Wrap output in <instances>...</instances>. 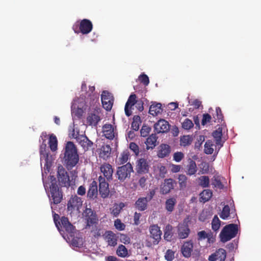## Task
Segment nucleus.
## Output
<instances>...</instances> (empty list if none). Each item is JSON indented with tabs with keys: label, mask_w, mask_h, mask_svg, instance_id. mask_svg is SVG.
Masks as SVG:
<instances>
[{
	"label": "nucleus",
	"mask_w": 261,
	"mask_h": 261,
	"mask_svg": "<svg viewBox=\"0 0 261 261\" xmlns=\"http://www.w3.org/2000/svg\"><path fill=\"white\" fill-rule=\"evenodd\" d=\"M50 184L46 189V185L44 184V186L47 193L51 204H58L62 201L63 196V192L57 183L56 178L54 176H50Z\"/></svg>",
	"instance_id": "nucleus-1"
},
{
	"label": "nucleus",
	"mask_w": 261,
	"mask_h": 261,
	"mask_svg": "<svg viewBox=\"0 0 261 261\" xmlns=\"http://www.w3.org/2000/svg\"><path fill=\"white\" fill-rule=\"evenodd\" d=\"M64 159L67 167L72 168L79 161L75 145L72 142H68L65 146Z\"/></svg>",
	"instance_id": "nucleus-2"
},
{
	"label": "nucleus",
	"mask_w": 261,
	"mask_h": 261,
	"mask_svg": "<svg viewBox=\"0 0 261 261\" xmlns=\"http://www.w3.org/2000/svg\"><path fill=\"white\" fill-rule=\"evenodd\" d=\"M238 232V225L229 224L225 226L221 230L219 237L223 243H225L236 237Z\"/></svg>",
	"instance_id": "nucleus-3"
},
{
	"label": "nucleus",
	"mask_w": 261,
	"mask_h": 261,
	"mask_svg": "<svg viewBox=\"0 0 261 261\" xmlns=\"http://www.w3.org/2000/svg\"><path fill=\"white\" fill-rule=\"evenodd\" d=\"M93 29V24L92 22L87 19L82 20L80 23H75L72 27V29L76 34H88Z\"/></svg>",
	"instance_id": "nucleus-4"
},
{
	"label": "nucleus",
	"mask_w": 261,
	"mask_h": 261,
	"mask_svg": "<svg viewBox=\"0 0 261 261\" xmlns=\"http://www.w3.org/2000/svg\"><path fill=\"white\" fill-rule=\"evenodd\" d=\"M133 172V168L129 163L117 168L116 175L120 181H124L127 178H129Z\"/></svg>",
	"instance_id": "nucleus-5"
},
{
	"label": "nucleus",
	"mask_w": 261,
	"mask_h": 261,
	"mask_svg": "<svg viewBox=\"0 0 261 261\" xmlns=\"http://www.w3.org/2000/svg\"><path fill=\"white\" fill-rule=\"evenodd\" d=\"M57 177L61 186L69 188L71 185L67 172L62 165L58 167Z\"/></svg>",
	"instance_id": "nucleus-6"
},
{
	"label": "nucleus",
	"mask_w": 261,
	"mask_h": 261,
	"mask_svg": "<svg viewBox=\"0 0 261 261\" xmlns=\"http://www.w3.org/2000/svg\"><path fill=\"white\" fill-rule=\"evenodd\" d=\"M86 221V228H90L94 224H98V217L96 213L90 208L86 207L84 212Z\"/></svg>",
	"instance_id": "nucleus-7"
},
{
	"label": "nucleus",
	"mask_w": 261,
	"mask_h": 261,
	"mask_svg": "<svg viewBox=\"0 0 261 261\" xmlns=\"http://www.w3.org/2000/svg\"><path fill=\"white\" fill-rule=\"evenodd\" d=\"M83 200L76 195H72L67 203V210L72 212L79 211L83 204Z\"/></svg>",
	"instance_id": "nucleus-8"
},
{
	"label": "nucleus",
	"mask_w": 261,
	"mask_h": 261,
	"mask_svg": "<svg viewBox=\"0 0 261 261\" xmlns=\"http://www.w3.org/2000/svg\"><path fill=\"white\" fill-rule=\"evenodd\" d=\"M101 109L99 108H96L92 112L89 113L86 118L87 123L89 125L96 126L98 122L101 120L100 113Z\"/></svg>",
	"instance_id": "nucleus-9"
},
{
	"label": "nucleus",
	"mask_w": 261,
	"mask_h": 261,
	"mask_svg": "<svg viewBox=\"0 0 261 261\" xmlns=\"http://www.w3.org/2000/svg\"><path fill=\"white\" fill-rule=\"evenodd\" d=\"M99 181V193L101 198L105 199L109 196L110 189L109 182L106 180L105 177L100 175L98 177Z\"/></svg>",
	"instance_id": "nucleus-10"
},
{
	"label": "nucleus",
	"mask_w": 261,
	"mask_h": 261,
	"mask_svg": "<svg viewBox=\"0 0 261 261\" xmlns=\"http://www.w3.org/2000/svg\"><path fill=\"white\" fill-rule=\"evenodd\" d=\"M177 231L179 239H184L188 237L190 229L188 225V221L186 219L178 224L177 226Z\"/></svg>",
	"instance_id": "nucleus-11"
},
{
	"label": "nucleus",
	"mask_w": 261,
	"mask_h": 261,
	"mask_svg": "<svg viewBox=\"0 0 261 261\" xmlns=\"http://www.w3.org/2000/svg\"><path fill=\"white\" fill-rule=\"evenodd\" d=\"M102 106L107 111H110L114 101L113 95L108 91H103L101 95Z\"/></svg>",
	"instance_id": "nucleus-12"
},
{
	"label": "nucleus",
	"mask_w": 261,
	"mask_h": 261,
	"mask_svg": "<svg viewBox=\"0 0 261 261\" xmlns=\"http://www.w3.org/2000/svg\"><path fill=\"white\" fill-rule=\"evenodd\" d=\"M73 137L85 150H88L92 146L93 142L86 135L73 134Z\"/></svg>",
	"instance_id": "nucleus-13"
},
{
	"label": "nucleus",
	"mask_w": 261,
	"mask_h": 261,
	"mask_svg": "<svg viewBox=\"0 0 261 261\" xmlns=\"http://www.w3.org/2000/svg\"><path fill=\"white\" fill-rule=\"evenodd\" d=\"M103 136L107 139L112 140L117 136L116 127L110 124H105L102 126Z\"/></svg>",
	"instance_id": "nucleus-14"
},
{
	"label": "nucleus",
	"mask_w": 261,
	"mask_h": 261,
	"mask_svg": "<svg viewBox=\"0 0 261 261\" xmlns=\"http://www.w3.org/2000/svg\"><path fill=\"white\" fill-rule=\"evenodd\" d=\"M100 172L102 173L107 181H111L113 178V169L111 165L108 163H104L100 167Z\"/></svg>",
	"instance_id": "nucleus-15"
},
{
	"label": "nucleus",
	"mask_w": 261,
	"mask_h": 261,
	"mask_svg": "<svg viewBox=\"0 0 261 261\" xmlns=\"http://www.w3.org/2000/svg\"><path fill=\"white\" fill-rule=\"evenodd\" d=\"M149 165L147 160L141 158L136 162V170L139 174L147 173L149 171Z\"/></svg>",
	"instance_id": "nucleus-16"
},
{
	"label": "nucleus",
	"mask_w": 261,
	"mask_h": 261,
	"mask_svg": "<svg viewBox=\"0 0 261 261\" xmlns=\"http://www.w3.org/2000/svg\"><path fill=\"white\" fill-rule=\"evenodd\" d=\"M176 182L172 178L165 179L161 186V193L163 195L168 194L174 189Z\"/></svg>",
	"instance_id": "nucleus-17"
},
{
	"label": "nucleus",
	"mask_w": 261,
	"mask_h": 261,
	"mask_svg": "<svg viewBox=\"0 0 261 261\" xmlns=\"http://www.w3.org/2000/svg\"><path fill=\"white\" fill-rule=\"evenodd\" d=\"M150 237L154 239V244H158L161 239L162 231L158 225H152L149 228Z\"/></svg>",
	"instance_id": "nucleus-18"
},
{
	"label": "nucleus",
	"mask_w": 261,
	"mask_h": 261,
	"mask_svg": "<svg viewBox=\"0 0 261 261\" xmlns=\"http://www.w3.org/2000/svg\"><path fill=\"white\" fill-rule=\"evenodd\" d=\"M155 132L159 133L167 132L170 128V125L168 121L164 119H160L154 125Z\"/></svg>",
	"instance_id": "nucleus-19"
},
{
	"label": "nucleus",
	"mask_w": 261,
	"mask_h": 261,
	"mask_svg": "<svg viewBox=\"0 0 261 261\" xmlns=\"http://www.w3.org/2000/svg\"><path fill=\"white\" fill-rule=\"evenodd\" d=\"M61 224L60 226L64 228L69 236L72 237L75 232V227L69 222L68 219L65 217L61 218Z\"/></svg>",
	"instance_id": "nucleus-20"
},
{
	"label": "nucleus",
	"mask_w": 261,
	"mask_h": 261,
	"mask_svg": "<svg viewBox=\"0 0 261 261\" xmlns=\"http://www.w3.org/2000/svg\"><path fill=\"white\" fill-rule=\"evenodd\" d=\"M104 239L108 243V245L114 247L117 244V237L112 231L107 230L103 234Z\"/></svg>",
	"instance_id": "nucleus-21"
},
{
	"label": "nucleus",
	"mask_w": 261,
	"mask_h": 261,
	"mask_svg": "<svg viewBox=\"0 0 261 261\" xmlns=\"http://www.w3.org/2000/svg\"><path fill=\"white\" fill-rule=\"evenodd\" d=\"M136 98L137 96L135 94H132L128 97L124 108L125 113L127 116H129L132 115V107L138 101L136 100Z\"/></svg>",
	"instance_id": "nucleus-22"
},
{
	"label": "nucleus",
	"mask_w": 261,
	"mask_h": 261,
	"mask_svg": "<svg viewBox=\"0 0 261 261\" xmlns=\"http://www.w3.org/2000/svg\"><path fill=\"white\" fill-rule=\"evenodd\" d=\"M171 147L167 144H161L157 152V155L160 158H164L169 155L171 153Z\"/></svg>",
	"instance_id": "nucleus-23"
},
{
	"label": "nucleus",
	"mask_w": 261,
	"mask_h": 261,
	"mask_svg": "<svg viewBox=\"0 0 261 261\" xmlns=\"http://www.w3.org/2000/svg\"><path fill=\"white\" fill-rule=\"evenodd\" d=\"M193 249V243L192 241L185 242L182 245L181 251L183 256L186 258H189L191 255V253Z\"/></svg>",
	"instance_id": "nucleus-24"
},
{
	"label": "nucleus",
	"mask_w": 261,
	"mask_h": 261,
	"mask_svg": "<svg viewBox=\"0 0 261 261\" xmlns=\"http://www.w3.org/2000/svg\"><path fill=\"white\" fill-rule=\"evenodd\" d=\"M98 194L97 183L95 180H93L89 185L87 192V197L90 199H94Z\"/></svg>",
	"instance_id": "nucleus-25"
},
{
	"label": "nucleus",
	"mask_w": 261,
	"mask_h": 261,
	"mask_svg": "<svg viewBox=\"0 0 261 261\" xmlns=\"http://www.w3.org/2000/svg\"><path fill=\"white\" fill-rule=\"evenodd\" d=\"M158 137L155 134H152L150 135L145 141L146 149H153L157 145V140Z\"/></svg>",
	"instance_id": "nucleus-26"
},
{
	"label": "nucleus",
	"mask_w": 261,
	"mask_h": 261,
	"mask_svg": "<svg viewBox=\"0 0 261 261\" xmlns=\"http://www.w3.org/2000/svg\"><path fill=\"white\" fill-rule=\"evenodd\" d=\"M186 170L187 174L189 176L195 175L197 172V167L196 162L190 158L188 160Z\"/></svg>",
	"instance_id": "nucleus-27"
},
{
	"label": "nucleus",
	"mask_w": 261,
	"mask_h": 261,
	"mask_svg": "<svg viewBox=\"0 0 261 261\" xmlns=\"http://www.w3.org/2000/svg\"><path fill=\"white\" fill-rule=\"evenodd\" d=\"M213 137L215 139L216 144L219 146L218 150L217 152L218 153L220 148L223 146V143L221 142L222 136V128L220 127L218 128L216 130L214 131L212 134Z\"/></svg>",
	"instance_id": "nucleus-28"
},
{
	"label": "nucleus",
	"mask_w": 261,
	"mask_h": 261,
	"mask_svg": "<svg viewBox=\"0 0 261 261\" xmlns=\"http://www.w3.org/2000/svg\"><path fill=\"white\" fill-rule=\"evenodd\" d=\"M46 144L42 143L40 147V154L41 161L44 160L45 166L47 167L48 164V151L46 150Z\"/></svg>",
	"instance_id": "nucleus-29"
},
{
	"label": "nucleus",
	"mask_w": 261,
	"mask_h": 261,
	"mask_svg": "<svg viewBox=\"0 0 261 261\" xmlns=\"http://www.w3.org/2000/svg\"><path fill=\"white\" fill-rule=\"evenodd\" d=\"M163 111L162 105L156 102H152L149 107V113L153 116H157Z\"/></svg>",
	"instance_id": "nucleus-30"
},
{
	"label": "nucleus",
	"mask_w": 261,
	"mask_h": 261,
	"mask_svg": "<svg viewBox=\"0 0 261 261\" xmlns=\"http://www.w3.org/2000/svg\"><path fill=\"white\" fill-rule=\"evenodd\" d=\"M148 202L147 198L140 197L136 201L135 205L139 211H143L147 209Z\"/></svg>",
	"instance_id": "nucleus-31"
},
{
	"label": "nucleus",
	"mask_w": 261,
	"mask_h": 261,
	"mask_svg": "<svg viewBox=\"0 0 261 261\" xmlns=\"http://www.w3.org/2000/svg\"><path fill=\"white\" fill-rule=\"evenodd\" d=\"M111 147L109 145H103L101 147L99 156L100 158L106 160L108 159L111 154Z\"/></svg>",
	"instance_id": "nucleus-32"
},
{
	"label": "nucleus",
	"mask_w": 261,
	"mask_h": 261,
	"mask_svg": "<svg viewBox=\"0 0 261 261\" xmlns=\"http://www.w3.org/2000/svg\"><path fill=\"white\" fill-rule=\"evenodd\" d=\"M173 236V227L170 224L166 226L164 230V238L167 241H171Z\"/></svg>",
	"instance_id": "nucleus-33"
},
{
	"label": "nucleus",
	"mask_w": 261,
	"mask_h": 261,
	"mask_svg": "<svg viewBox=\"0 0 261 261\" xmlns=\"http://www.w3.org/2000/svg\"><path fill=\"white\" fill-rule=\"evenodd\" d=\"M212 195L213 193L211 190L208 189L204 190L200 194V202L205 203L211 199V198L212 197Z\"/></svg>",
	"instance_id": "nucleus-34"
},
{
	"label": "nucleus",
	"mask_w": 261,
	"mask_h": 261,
	"mask_svg": "<svg viewBox=\"0 0 261 261\" xmlns=\"http://www.w3.org/2000/svg\"><path fill=\"white\" fill-rule=\"evenodd\" d=\"M176 203V200L174 198H170L165 202V208L169 213L172 212L174 210Z\"/></svg>",
	"instance_id": "nucleus-35"
},
{
	"label": "nucleus",
	"mask_w": 261,
	"mask_h": 261,
	"mask_svg": "<svg viewBox=\"0 0 261 261\" xmlns=\"http://www.w3.org/2000/svg\"><path fill=\"white\" fill-rule=\"evenodd\" d=\"M48 144L49 148L52 151H55L57 149L58 140L55 135L51 134L49 136Z\"/></svg>",
	"instance_id": "nucleus-36"
},
{
	"label": "nucleus",
	"mask_w": 261,
	"mask_h": 261,
	"mask_svg": "<svg viewBox=\"0 0 261 261\" xmlns=\"http://www.w3.org/2000/svg\"><path fill=\"white\" fill-rule=\"evenodd\" d=\"M141 123V120L140 117L138 115H135L133 118V122L131 124L132 128L135 131L138 130Z\"/></svg>",
	"instance_id": "nucleus-37"
},
{
	"label": "nucleus",
	"mask_w": 261,
	"mask_h": 261,
	"mask_svg": "<svg viewBox=\"0 0 261 261\" xmlns=\"http://www.w3.org/2000/svg\"><path fill=\"white\" fill-rule=\"evenodd\" d=\"M193 141V139L189 135L182 136L180 138V145L186 147L190 145Z\"/></svg>",
	"instance_id": "nucleus-38"
},
{
	"label": "nucleus",
	"mask_w": 261,
	"mask_h": 261,
	"mask_svg": "<svg viewBox=\"0 0 261 261\" xmlns=\"http://www.w3.org/2000/svg\"><path fill=\"white\" fill-rule=\"evenodd\" d=\"M213 117L215 122H221L223 120V115L219 107L216 108L215 113L213 114Z\"/></svg>",
	"instance_id": "nucleus-39"
},
{
	"label": "nucleus",
	"mask_w": 261,
	"mask_h": 261,
	"mask_svg": "<svg viewBox=\"0 0 261 261\" xmlns=\"http://www.w3.org/2000/svg\"><path fill=\"white\" fill-rule=\"evenodd\" d=\"M199 185L202 188H207L210 186V179L207 176H201L198 178Z\"/></svg>",
	"instance_id": "nucleus-40"
},
{
	"label": "nucleus",
	"mask_w": 261,
	"mask_h": 261,
	"mask_svg": "<svg viewBox=\"0 0 261 261\" xmlns=\"http://www.w3.org/2000/svg\"><path fill=\"white\" fill-rule=\"evenodd\" d=\"M213 142L212 140H207L204 144V152L207 154H211L213 153Z\"/></svg>",
	"instance_id": "nucleus-41"
},
{
	"label": "nucleus",
	"mask_w": 261,
	"mask_h": 261,
	"mask_svg": "<svg viewBox=\"0 0 261 261\" xmlns=\"http://www.w3.org/2000/svg\"><path fill=\"white\" fill-rule=\"evenodd\" d=\"M212 185L214 186L215 188L223 189L224 188V186L221 181L220 178L219 176L215 175L212 178Z\"/></svg>",
	"instance_id": "nucleus-42"
},
{
	"label": "nucleus",
	"mask_w": 261,
	"mask_h": 261,
	"mask_svg": "<svg viewBox=\"0 0 261 261\" xmlns=\"http://www.w3.org/2000/svg\"><path fill=\"white\" fill-rule=\"evenodd\" d=\"M117 254L120 257H126L128 254L126 248L123 245H120L117 250Z\"/></svg>",
	"instance_id": "nucleus-43"
},
{
	"label": "nucleus",
	"mask_w": 261,
	"mask_h": 261,
	"mask_svg": "<svg viewBox=\"0 0 261 261\" xmlns=\"http://www.w3.org/2000/svg\"><path fill=\"white\" fill-rule=\"evenodd\" d=\"M221 221L217 215H215L212 222V228L214 231L219 230L220 226Z\"/></svg>",
	"instance_id": "nucleus-44"
},
{
	"label": "nucleus",
	"mask_w": 261,
	"mask_h": 261,
	"mask_svg": "<svg viewBox=\"0 0 261 261\" xmlns=\"http://www.w3.org/2000/svg\"><path fill=\"white\" fill-rule=\"evenodd\" d=\"M230 215V208L228 205H225L220 215V217L223 220L227 219Z\"/></svg>",
	"instance_id": "nucleus-45"
},
{
	"label": "nucleus",
	"mask_w": 261,
	"mask_h": 261,
	"mask_svg": "<svg viewBox=\"0 0 261 261\" xmlns=\"http://www.w3.org/2000/svg\"><path fill=\"white\" fill-rule=\"evenodd\" d=\"M179 186L181 188H186L187 184L188 178L184 174H180L178 177Z\"/></svg>",
	"instance_id": "nucleus-46"
},
{
	"label": "nucleus",
	"mask_w": 261,
	"mask_h": 261,
	"mask_svg": "<svg viewBox=\"0 0 261 261\" xmlns=\"http://www.w3.org/2000/svg\"><path fill=\"white\" fill-rule=\"evenodd\" d=\"M97 224H94L92 226H91V232L92 233L93 236L95 238H98V237L101 236V230L100 228H99L97 226Z\"/></svg>",
	"instance_id": "nucleus-47"
},
{
	"label": "nucleus",
	"mask_w": 261,
	"mask_h": 261,
	"mask_svg": "<svg viewBox=\"0 0 261 261\" xmlns=\"http://www.w3.org/2000/svg\"><path fill=\"white\" fill-rule=\"evenodd\" d=\"M129 155V154L128 152H123L121 154L119 158V164H124V163H126L127 161H128Z\"/></svg>",
	"instance_id": "nucleus-48"
},
{
	"label": "nucleus",
	"mask_w": 261,
	"mask_h": 261,
	"mask_svg": "<svg viewBox=\"0 0 261 261\" xmlns=\"http://www.w3.org/2000/svg\"><path fill=\"white\" fill-rule=\"evenodd\" d=\"M194 126L192 121L188 118L186 119L182 123V127L185 129H190Z\"/></svg>",
	"instance_id": "nucleus-49"
},
{
	"label": "nucleus",
	"mask_w": 261,
	"mask_h": 261,
	"mask_svg": "<svg viewBox=\"0 0 261 261\" xmlns=\"http://www.w3.org/2000/svg\"><path fill=\"white\" fill-rule=\"evenodd\" d=\"M124 204L123 203L115 205L112 211V214L115 216H118Z\"/></svg>",
	"instance_id": "nucleus-50"
},
{
	"label": "nucleus",
	"mask_w": 261,
	"mask_h": 261,
	"mask_svg": "<svg viewBox=\"0 0 261 261\" xmlns=\"http://www.w3.org/2000/svg\"><path fill=\"white\" fill-rule=\"evenodd\" d=\"M151 128L150 127L145 125H143L140 130L141 136L143 137L148 136L151 131Z\"/></svg>",
	"instance_id": "nucleus-51"
},
{
	"label": "nucleus",
	"mask_w": 261,
	"mask_h": 261,
	"mask_svg": "<svg viewBox=\"0 0 261 261\" xmlns=\"http://www.w3.org/2000/svg\"><path fill=\"white\" fill-rule=\"evenodd\" d=\"M159 169V176L160 177L163 178L165 177L167 172L166 167L165 166L159 165L157 167Z\"/></svg>",
	"instance_id": "nucleus-52"
},
{
	"label": "nucleus",
	"mask_w": 261,
	"mask_h": 261,
	"mask_svg": "<svg viewBox=\"0 0 261 261\" xmlns=\"http://www.w3.org/2000/svg\"><path fill=\"white\" fill-rule=\"evenodd\" d=\"M114 226L117 230L120 231L124 230L125 228V225L119 219L114 221Z\"/></svg>",
	"instance_id": "nucleus-53"
},
{
	"label": "nucleus",
	"mask_w": 261,
	"mask_h": 261,
	"mask_svg": "<svg viewBox=\"0 0 261 261\" xmlns=\"http://www.w3.org/2000/svg\"><path fill=\"white\" fill-rule=\"evenodd\" d=\"M173 160L176 162H180L184 158V154L182 152L177 151L173 154Z\"/></svg>",
	"instance_id": "nucleus-54"
},
{
	"label": "nucleus",
	"mask_w": 261,
	"mask_h": 261,
	"mask_svg": "<svg viewBox=\"0 0 261 261\" xmlns=\"http://www.w3.org/2000/svg\"><path fill=\"white\" fill-rule=\"evenodd\" d=\"M140 82L143 83L145 86H147L149 83L148 76L145 74H142L139 76Z\"/></svg>",
	"instance_id": "nucleus-55"
},
{
	"label": "nucleus",
	"mask_w": 261,
	"mask_h": 261,
	"mask_svg": "<svg viewBox=\"0 0 261 261\" xmlns=\"http://www.w3.org/2000/svg\"><path fill=\"white\" fill-rule=\"evenodd\" d=\"M72 246L76 247H80L83 245L82 239L74 237L71 241Z\"/></svg>",
	"instance_id": "nucleus-56"
},
{
	"label": "nucleus",
	"mask_w": 261,
	"mask_h": 261,
	"mask_svg": "<svg viewBox=\"0 0 261 261\" xmlns=\"http://www.w3.org/2000/svg\"><path fill=\"white\" fill-rule=\"evenodd\" d=\"M165 258L168 261H172L174 258V252L170 249L167 250L165 255Z\"/></svg>",
	"instance_id": "nucleus-57"
},
{
	"label": "nucleus",
	"mask_w": 261,
	"mask_h": 261,
	"mask_svg": "<svg viewBox=\"0 0 261 261\" xmlns=\"http://www.w3.org/2000/svg\"><path fill=\"white\" fill-rule=\"evenodd\" d=\"M129 148L134 152L135 155H138L139 154V147L136 143L131 142L129 144Z\"/></svg>",
	"instance_id": "nucleus-58"
},
{
	"label": "nucleus",
	"mask_w": 261,
	"mask_h": 261,
	"mask_svg": "<svg viewBox=\"0 0 261 261\" xmlns=\"http://www.w3.org/2000/svg\"><path fill=\"white\" fill-rule=\"evenodd\" d=\"M202 167L200 168V172L201 174H206L209 172V165L207 163L201 164Z\"/></svg>",
	"instance_id": "nucleus-59"
},
{
	"label": "nucleus",
	"mask_w": 261,
	"mask_h": 261,
	"mask_svg": "<svg viewBox=\"0 0 261 261\" xmlns=\"http://www.w3.org/2000/svg\"><path fill=\"white\" fill-rule=\"evenodd\" d=\"M212 119V117L209 114H204L201 121V124L203 125H205L207 122H210Z\"/></svg>",
	"instance_id": "nucleus-60"
},
{
	"label": "nucleus",
	"mask_w": 261,
	"mask_h": 261,
	"mask_svg": "<svg viewBox=\"0 0 261 261\" xmlns=\"http://www.w3.org/2000/svg\"><path fill=\"white\" fill-rule=\"evenodd\" d=\"M120 240L121 242L124 244H128L130 242V239L129 237L126 234H121L120 235Z\"/></svg>",
	"instance_id": "nucleus-61"
},
{
	"label": "nucleus",
	"mask_w": 261,
	"mask_h": 261,
	"mask_svg": "<svg viewBox=\"0 0 261 261\" xmlns=\"http://www.w3.org/2000/svg\"><path fill=\"white\" fill-rule=\"evenodd\" d=\"M208 233H207L204 230H202L198 232V240H202L206 239L208 237Z\"/></svg>",
	"instance_id": "nucleus-62"
},
{
	"label": "nucleus",
	"mask_w": 261,
	"mask_h": 261,
	"mask_svg": "<svg viewBox=\"0 0 261 261\" xmlns=\"http://www.w3.org/2000/svg\"><path fill=\"white\" fill-rule=\"evenodd\" d=\"M86 188L84 186H80L77 190V194L80 196H83L86 194Z\"/></svg>",
	"instance_id": "nucleus-63"
},
{
	"label": "nucleus",
	"mask_w": 261,
	"mask_h": 261,
	"mask_svg": "<svg viewBox=\"0 0 261 261\" xmlns=\"http://www.w3.org/2000/svg\"><path fill=\"white\" fill-rule=\"evenodd\" d=\"M181 167L180 165L172 164L171 165V171L173 173H177L180 171Z\"/></svg>",
	"instance_id": "nucleus-64"
}]
</instances>
